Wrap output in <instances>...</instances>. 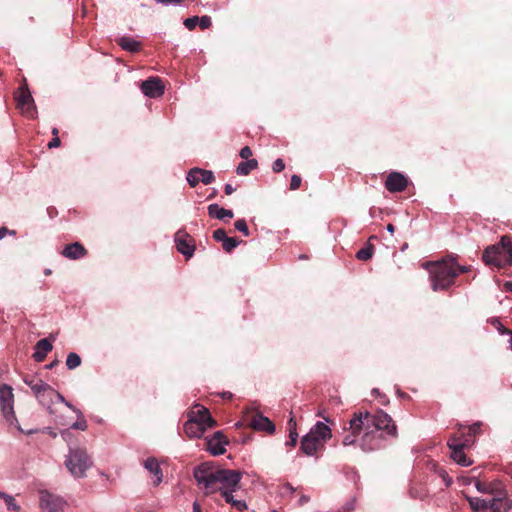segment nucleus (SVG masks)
<instances>
[{
    "instance_id": "1",
    "label": "nucleus",
    "mask_w": 512,
    "mask_h": 512,
    "mask_svg": "<svg viewBox=\"0 0 512 512\" xmlns=\"http://www.w3.org/2000/svg\"><path fill=\"white\" fill-rule=\"evenodd\" d=\"M194 478L198 487L206 495L220 492L225 501L239 511L247 508L246 503L235 500L233 492L240 489L242 473L238 470L223 469L211 462H205L194 469Z\"/></svg>"
},
{
    "instance_id": "2",
    "label": "nucleus",
    "mask_w": 512,
    "mask_h": 512,
    "mask_svg": "<svg viewBox=\"0 0 512 512\" xmlns=\"http://www.w3.org/2000/svg\"><path fill=\"white\" fill-rule=\"evenodd\" d=\"M424 268L429 271L431 286L434 291L446 290L455 283L460 273L469 271V266L459 265L453 258H445L438 262H427Z\"/></svg>"
},
{
    "instance_id": "3",
    "label": "nucleus",
    "mask_w": 512,
    "mask_h": 512,
    "mask_svg": "<svg viewBox=\"0 0 512 512\" xmlns=\"http://www.w3.org/2000/svg\"><path fill=\"white\" fill-rule=\"evenodd\" d=\"M352 426L355 432L371 428L377 434L385 433L388 436L397 437V427L393 419L383 410H378L373 414L367 411L354 412Z\"/></svg>"
},
{
    "instance_id": "4",
    "label": "nucleus",
    "mask_w": 512,
    "mask_h": 512,
    "mask_svg": "<svg viewBox=\"0 0 512 512\" xmlns=\"http://www.w3.org/2000/svg\"><path fill=\"white\" fill-rule=\"evenodd\" d=\"M486 265L505 268L512 265V241L507 235L501 237L499 243L488 246L482 255Z\"/></svg>"
},
{
    "instance_id": "5",
    "label": "nucleus",
    "mask_w": 512,
    "mask_h": 512,
    "mask_svg": "<svg viewBox=\"0 0 512 512\" xmlns=\"http://www.w3.org/2000/svg\"><path fill=\"white\" fill-rule=\"evenodd\" d=\"M467 500L475 512H508L512 507V501L502 490L484 498L467 497Z\"/></svg>"
},
{
    "instance_id": "6",
    "label": "nucleus",
    "mask_w": 512,
    "mask_h": 512,
    "mask_svg": "<svg viewBox=\"0 0 512 512\" xmlns=\"http://www.w3.org/2000/svg\"><path fill=\"white\" fill-rule=\"evenodd\" d=\"M331 437V429L323 422H317L302 438L300 449L304 454L313 456Z\"/></svg>"
},
{
    "instance_id": "7",
    "label": "nucleus",
    "mask_w": 512,
    "mask_h": 512,
    "mask_svg": "<svg viewBox=\"0 0 512 512\" xmlns=\"http://www.w3.org/2000/svg\"><path fill=\"white\" fill-rule=\"evenodd\" d=\"M91 457L83 448H70L65 460V466L75 478L85 476L86 471L92 466Z\"/></svg>"
},
{
    "instance_id": "8",
    "label": "nucleus",
    "mask_w": 512,
    "mask_h": 512,
    "mask_svg": "<svg viewBox=\"0 0 512 512\" xmlns=\"http://www.w3.org/2000/svg\"><path fill=\"white\" fill-rule=\"evenodd\" d=\"M34 396L37 398L41 405L48 409L49 413H53L51 406L54 403L62 402L65 403L67 407L76 412L78 415H81V412L75 406L67 402L63 395H61L58 391H56L47 383H45L44 386L39 390V393L35 394Z\"/></svg>"
},
{
    "instance_id": "9",
    "label": "nucleus",
    "mask_w": 512,
    "mask_h": 512,
    "mask_svg": "<svg viewBox=\"0 0 512 512\" xmlns=\"http://www.w3.org/2000/svg\"><path fill=\"white\" fill-rule=\"evenodd\" d=\"M14 394L13 388L8 384L0 385V407L4 418L11 425H15L19 430L18 420L14 413Z\"/></svg>"
},
{
    "instance_id": "10",
    "label": "nucleus",
    "mask_w": 512,
    "mask_h": 512,
    "mask_svg": "<svg viewBox=\"0 0 512 512\" xmlns=\"http://www.w3.org/2000/svg\"><path fill=\"white\" fill-rule=\"evenodd\" d=\"M15 100L17 102V108L21 110L22 114L29 118L35 117L36 106L26 84L18 88V91L15 93Z\"/></svg>"
},
{
    "instance_id": "11",
    "label": "nucleus",
    "mask_w": 512,
    "mask_h": 512,
    "mask_svg": "<svg viewBox=\"0 0 512 512\" xmlns=\"http://www.w3.org/2000/svg\"><path fill=\"white\" fill-rule=\"evenodd\" d=\"M382 434H377L373 429L364 428L359 436V447L363 452H372L380 448Z\"/></svg>"
},
{
    "instance_id": "12",
    "label": "nucleus",
    "mask_w": 512,
    "mask_h": 512,
    "mask_svg": "<svg viewBox=\"0 0 512 512\" xmlns=\"http://www.w3.org/2000/svg\"><path fill=\"white\" fill-rule=\"evenodd\" d=\"M175 243L177 250L186 258L193 256L195 251V241L193 237L186 232L185 229H180L175 234Z\"/></svg>"
},
{
    "instance_id": "13",
    "label": "nucleus",
    "mask_w": 512,
    "mask_h": 512,
    "mask_svg": "<svg viewBox=\"0 0 512 512\" xmlns=\"http://www.w3.org/2000/svg\"><path fill=\"white\" fill-rule=\"evenodd\" d=\"M214 180L215 176L211 170L194 167L187 173V182L191 187L197 186L200 182L204 185H209L214 182Z\"/></svg>"
},
{
    "instance_id": "14",
    "label": "nucleus",
    "mask_w": 512,
    "mask_h": 512,
    "mask_svg": "<svg viewBox=\"0 0 512 512\" xmlns=\"http://www.w3.org/2000/svg\"><path fill=\"white\" fill-rule=\"evenodd\" d=\"M65 502L62 498L47 491L40 493V508L42 512H62Z\"/></svg>"
},
{
    "instance_id": "15",
    "label": "nucleus",
    "mask_w": 512,
    "mask_h": 512,
    "mask_svg": "<svg viewBox=\"0 0 512 512\" xmlns=\"http://www.w3.org/2000/svg\"><path fill=\"white\" fill-rule=\"evenodd\" d=\"M141 91L150 98H157L164 94V85L160 78L150 77L141 83Z\"/></svg>"
},
{
    "instance_id": "16",
    "label": "nucleus",
    "mask_w": 512,
    "mask_h": 512,
    "mask_svg": "<svg viewBox=\"0 0 512 512\" xmlns=\"http://www.w3.org/2000/svg\"><path fill=\"white\" fill-rule=\"evenodd\" d=\"M229 443L227 437L221 431H217L207 440V449L213 455H222L226 452L225 445Z\"/></svg>"
},
{
    "instance_id": "17",
    "label": "nucleus",
    "mask_w": 512,
    "mask_h": 512,
    "mask_svg": "<svg viewBox=\"0 0 512 512\" xmlns=\"http://www.w3.org/2000/svg\"><path fill=\"white\" fill-rule=\"evenodd\" d=\"M408 186V179L399 172H391L385 181L386 189L391 192H402Z\"/></svg>"
},
{
    "instance_id": "18",
    "label": "nucleus",
    "mask_w": 512,
    "mask_h": 512,
    "mask_svg": "<svg viewBox=\"0 0 512 512\" xmlns=\"http://www.w3.org/2000/svg\"><path fill=\"white\" fill-rule=\"evenodd\" d=\"M249 426L254 430L265 431L269 434H273L275 432L274 423L260 413H255L251 416Z\"/></svg>"
},
{
    "instance_id": "19",
    "label": "nucleus",
    "mask_w": 512,
    "mask_h": 512,
    "mask_svg": "<svg viewBox=\"0 0 512 512\" xmlns=\"http://www.w3.org/2000/svg\"><path fill=\"white\" fill-rule=\"evenodd\" d=\"M448 447L451 450V458L461 466H469L472 461L464 453V448H461L460 444H456V440H448Z\"/></svg>"
},
{
    "instance_id": "20",
    "label": "nucleus",
    "mask_w": 512,
    "mask_h": 512,
    "mask_svg": "<svg viewBox=\"0 0 512 512\" xmlns=\"http://www.w3.org/2000/svg\"><path fill=\"white\" fill-rule=\"evenodd\" d=\"M190 417L207 428H212L217 424V422L211 417L209 410L203 406H199L197 407V410H193Z\"/></svg>"
},
{
    "instance_id": "21",
    "label": "nucleus",
    "mask_w": 512,
    "mask_h": 512,
    "mask_svg": "<svg viewBox=\"0 0 512 512\" xmlns=\"http://www.w3.org/2000/svg\"><path fill=\"white\" fill-rule=\"evenodd\" d=\"M86 248L80 242H74L64 247L61 254L68 259L77 260L87 255Z\"/></svg>"
},
{
    "instance_id": "22",
    "label": "nucleus",
    "mask_w": 512,
    "mask_h": 512,
    "mask_svg": "<svg viewBox=\"0 0 512 512\" xmlns=\"http://www.w3.org/2000/svg\"><path fill=\"white\" fill-rule=\"evenodd\" d=\"M207 427L200 424V422L194 420L190 417V419L184 424V432L190 438H199L201 437Z\"/></svg>"
},
{
    "instance_id": "23",
    "label": "nucleus",
    "mask_w": 512,
    "mask_h": 512,
    "mask_svg": "<svg viewBox=\"0 0 512 512\" xmlns=\"http://www.w3.org/2000/svg\"><path fill=\"white\" fill-rule=\"evenodd\" d=\"M52 348L53 346L47 338L39 340L35 346V352L33 353L34 360L36 362L44 361L46 355L52 350Z\"/></svg>"
},
{
    "instance_id": "24",
    "label": "nucleus",
    "mask_w": 512,
    "mask_h": 512,
    "mask_svg": "<svg viewBox=\"0 0 512 512\" xmlns=\"http://www.w3.org/2000/svg\"><path fill=\"white\" fill-rule=\"evenodd\" d=\"M115 41L123 50L131 53H137L142 48V44L130 36H122Z\"/></svg>"
},
{
    "instance_id": "25",
    "label": "nucleus",
    "mask_w": 512,
    "mask_h": 512,
    "mask_svg": "<svg viewBox=\"0 0 512 512\" xmlns=\"http://www.w3.org/2000/svg\"><path fill=\"white\" fill-rule=\"evenodd\" d=\"M144 467L156 477L154 485H159L162 481L163 474L157 459L154 457L147 458L144 462Z\"/></svg>"
},
{
    "instance_id": "26",
    "label": "nucleus",
    "mask_w": 512,
    "mask_h": 512,
    "mask_svg": "<svg viewBox=\"0 0 512 512\" xmlns=\"http://www.w3.org/2000/svg\"><path fill=\"white\" fill-rule=\"evenodd\" d=\"M344 430L346 431V434L342 439L343 446L355 445L357 443L359 444V436L363 430H359L358 432L353 430L352 418L349 420V426H344Z\"/></svg>"
},
{
    "instance_id": "27",
    "label": "nucleus",
    "mask_w": 512,
    "mask_h": 512,
    "mask_svg": "<svg viewBox=\"0 0 512 512\" xmlns=\"http://www.w3.org/2000/svg\"><path fill=\"white\" fill-rule=\"evenodd\" d=\"M208 214L210 217L219 220H224L226 217L229 219H232L234 217V213L232 210L222 208L218 204H210L208 206Z\"/></svg>"
},
{
    "instance_id": "28",
    "label": "nucleus",
    "mask_w": 512,
    "mask_h": 512,
    "mask_svg": "<svg viewBox=\"0 0 512 512\" xmlns=\"http://www.w3.org/2000/svg\"><path fill=\"white\" fill-rule=\"evenodd\" d=\"M258 167V162L256 159H250L244 162L239 163L237 166L236 172L239 175H248L252 170Z\"/></svg>"
},
{
    "instance_id": "29",
    "label": "nucleus",
    "mask_w": 512,
    "mask_h": 512,
    "mask_svg": "<svg viewBox=\"0 0 512 512\" xmlns=\"http://www.w3.org/2000/svg\"><path fill=\"white\" fill-rule=\"evenodd\" d=\"M449 440H456V444H460L461 448H469L473 444V437L468 432L462 431L459 435L452 436Z\"/></svg>"
},
{
    "instance_id": "30",
    "label": "nucleus",
    "mask_w": 512,
    "mask_h": 512,
    "mask_svg": "<svg viewBox=\"0 0 512 512\" xmlns=\"http://www.w3.org/2000/svg\"><path fill=\"white\" fill-rule=\"evenodd\" d=\"M24 383L28 385L33 394H38L39 390L44 386L45 382H43L41 379L35 377V376H25Z\"/></svg>"
},
{
    "instance_id": "31",
    "label": "nucleus",
    "mask_w": 512,
    "mask_h": 512,
    "mask_svg": "<svg viewBox=\"0 0 512 512\" xmlns=\"http://www.w3.org/2000/svg\"><path fill=\"white\" fill-rule=\"evenodd\" d=\"M289 440L286 442L287 446L295 447L298 441V433L296 431V422L293 418L288 421Z\"/></svg>"
},
{
    "instance_id": "32",
    "label": "nucleus",
    "mask_w": 512,
    "mask_h": 512,
    "mask_svg": "<svg viewBox=\"0 0 512 512\" xmlns=\"http://www.w3.org/2000/svg\"><path fill=\"white\" fill-rule=\"evenodd\" d=\"M374 254V246L370 243H367L363 248H361L356 253V258L360 261H367L372 258Z\"/></svg>"
},
{
    "instance_id": "33",
    "label": "nucleus",
    "mask_w": 512,
    "mask_h": 512,
    "mask_svg": "<svg viewBox=\"0 0 512 512\" xmlns=\"http://www.w3.org/2000/svg\"><path fill=\"white\" fill-rule=\"evenodd\" d=\"M241 243L240 240H238L235 237H228L222 241V248L225 252L230 253L232 250H234L239 244Z\"/></svg>"
},
{
    "instance_id": "34",
    "label": "nucleus",
    "mask_w": 512,
    "mask_h": 512,
    "mask_svg": "<svg viewBox=\"0 0 512 512\" xmlns=\"http://www.w3.org/2000/svg\"><path fill=\"white\" fill-rule=\"evenodd\" d=\"M81 365V358L77 353L71 352L68 354L66 359V366L72 370Z\"/></svg>"
},
{
    "instance_id": "35",
    "label": "nucleus",
    "mask_w": 512,
    "mask_h": 512,
    "mask_svg": "<svg viewBox=\"0 0 512 512\" xmlns=\"http://www.w3.org/2000/svg\"><path fill=\"white\" fill-rule=\"evenodd\" d=\"M434 471L442 478L446 487H449L452 484V478L448 475V473L441 468L438 464H433Z\"/></svg>"
},
{
    "instance_id": "36",
    "label": "nucleus",
    "mask_w": 512,
    "mask_h": 512,
    "mask_svg": "<svg viewBox=\"0 0 512 512\" xmlns=\"http://www.w3.org/2000/svg\"><path fill=\"white\" fill-rule=\"evenodd\" d=\"M475 487L479 492L486 493L487 495H491V493H496L497 491L494 489L492 484L484 483L478 480H475Z\"/></svg>"
},
{
    "instance_id": "37",
    "label": "nucleus",
    "mask_w": 512,
    "mask_h": 512,
    "mask_svg": "<svg viewBox=\"0 0 512 512\" xmlns=\"http://www.w3.org/2000/svg\"><path fill=\"white\" fill-rule=\"evenodd\" d=\"M5 501V504L9 510L13 511H19L20 507L16 504L15 499L13 496L5 494L3 495V498Z\"/></svg>"
},
{
    "instance_id": "38",
    "label": "nucleus",
    "mask_w": 512,
    "mask_h": 512,
    "mask_svg": "<svg viewBox=\"0 0 512 512\" xmlns=\"http://www.w3.org/2000/svg\"><path fill=\"white\" fill-rule=\"evenodd\" d=\"M235 229L243 233L245 236L249 235V228L244 219H239L234 223Z\"/></svg>"
},
{
    "instance_id": "39",
    "label": "nucleus",
    "mask_w": 512,
    "mask_h": 512,
    "mask_svg": "<svg viewBox=\"0 0 512 512\" xmlns=\"http://www.w3.org/2000/svg\"><path fill=\"white\" fill-rule=\"evenodd\" d=\"M198 21H199L198 16L189 17L184 20V26L188 30H194L196 28V26L198 25Z\"/></svg>"
},
{
    "instance_id": "40",
    "label": "nucleus",
    "mask_w": 512,
    "mask_h": 512,
    "mask_svg": "<svg viewBox=\"0 0 512 512\" xmlns=\"http://www.w3.org/2000/svg\"><path fill=\"white\" fill-rule=\"evenodd\" d=\"M198 25L202 30L209 28L212 25L211 18L207 15L199 17Z\"/></svg>"
},
{
    "instance_id": "41",
    "label": "nucleus",
    "mask_w": 512,
    "mask_h": 512,
    "mask_svg": "<svg viewBox=\"0 0 512 512\" xmlns=\"http://www.w3.org/2000/svg\"><path fill=\"white\" fill-rule=\"evenodd\" d=\"M302 183V179L299 175H292L291 181H290V190H297L300 188Z\"/></svg>"
},
{
    "instance_id": "42",
    "label": "nucleus",
    "mask_w": 512,
    "mask_h": 512,
    "mask_svg": "<svg viewBox=\"0 0 512 512\" xmlns=\"http://www.w3.org/2000/svg\"><path fill=\"white\" fill-rule=\"evenodd\" d=\"M227 238L226 231L222 228H219L213 232V239L217 242H222Z\"/></svg>"
},
{
    "instance_id": "43",
    "label": "nucleus",
    "mask_w": 512,
    "mask_h": 512,
    "mask_svg": "<svg viewBox=\"0 0 512 512\" xmlns=\"http://www.w3.org/2000/svg\"><path fill=\"white\" fill-rule=\"evenodd\" d=\"M285 169V163L282 159L278 158L276 159L274 162H273V165H272V170L275 172V173H280L281 171H283Z\"/></svg>"
},
{
    "instance_id": "44",
    "label": "nucleus",
    "mask_w": 512,
    "mask_h": 512,
    "mask_svg": "<svg viewBox=\"0 0 512 512\" xmlns=\"http://www.w3.org/2000/svg\"><path fill=\"white\" fill-rule=\"evenodd\" d=\"M481 423H474L471 426L467 427V432L474 437L476 434L480 433Z\"/></svg>"
},
{
    "instance_id": "45",
    "label": "nucleus",
    "mask_w": 512,
    "mask_h": 512,
    "mask_svg": "<svg viewBox=\"0 0 512 512\" xmlns=\"http://www.w3.org/2000/svg\"><path fill=\"white\" fill-rule=\"evenodd\" d=\"M252 156V150L249 146H245L240 150V157L246 160H250L249 158Z\"/></svg>"
},
{
    "instance_id": "46",
    "label": "nucleus",
    "mask_w": 512,
    "mask_h": 512,
    "mask_svg": "<svg viewBox=\"0 0 512 512\" xmlns=\"http://www.w3.org/2000/svg\"><path fill=\"white\" fill-rule=\"evenodd\" d=\"M475 477H469V476H461L458 478V482L461 484V485H470L472 484V482L475 483Z\"/></svg>"
},
{
    "instance_id": "47",
    "label": "nucleus",
    "mask_w": 512,
    "mask_h": 512,
    "mask_svg": "<svg viewBox=\"0 0 512 512\" xmlns=\"http://www.w3.org/2000/svg\"><path fill=\"white\" fill-rule=\"evenodd\" d=\"M72 428L85 431L87 429V422L84 419L79 420L72 425Z\"/></svg>"
},
{
    "instance_id": "48",
    "label": "nucleus",
    "mask_w": 512,
    "mask_h": 512,
    "mask_svg": "<svg viewBox=\"0 0 512 512\" xmlns=\"http://www.w3.org/2000/svg\"><path fill=\"white\" fill-rule=\"evenodd\" d=\"M61 144V141H60V138L58 136H55L49 143H48V147L49 148H56V147H59Z\"/></svg>"
},
{
    "instance_id": "49",
    "label": "nucleus",
    "mask_w": 512,
    "mask_h": 512,
    "mask_svg": "<svg viewBox=\"0 0 512 512\" xmlns=\"http://www.w3.org/2000/svg\"><path fill=\"white\" fill-rule=\"evenodd\" d=\"M503 290L505 292H512V281H506L504 284H503Z\"/></svg>"
},
{
    "instance_id": "50",
    "label": "nucleus",
    "mask_w": 512,
    "mask_h": 512,
    "mask_svg": "<svg viewBox=\"0 0 512 512\" xmlns=\"http://www.w3.org/2000/svg\"><path fill=\"white\" fill-rule=\"evenodd\" d=\"M224 191L226 195H231L235 191V189L232 187L231 184H226L224 187Z\"/></svg>"
},
{
    "instance_id": "51",
    "label": "nucleus",
    "mask_w": 512,
    "mask_h": 512,
    "mask_svg": "<svg viewBox=\"0 0 512 512\" xmlns=\"http://www.w3.org/2000/svg\"><path fill=\"white\" fill-rule=\"evenodd\" d=\"M353 510H354V504H353V502H350L346 506L343 507L342 511H339V512H351Z\"/></svg>"
},
{
    "instance_id": "52",
    "label": "nucleus",
    "mask_w": 512,
    "mask_h": 512,
    "mask_svg": "<svg viewBox=\"0 0 512 512\" xmlns=\"http://www.w3.org/2000/svg\"><path fill=\"white\" fill-rule=\"evenodd\" d=\"M9 232V229L5 226L0 227V240H2Z\"/></svg>"
},
{
    "instance_id": "53",
    "label": "nucleus",
    "mask_w": 512,
    "mask_h": 512,
    "mask_svg": "<svg viewBox=\"0 0 512 512\" xmlns=\"http://www.w3.org/2000/svg\"><path fill=\"white\" fill-rule=\"evenodd\" d=\"M324 413H325V411H324V410H320V411H318L317 416L322 417L326 422H330L329 418H328V417H326V416L324 415Z\"/></svg>"
},
{
    "instance_id": "54",
    "label": "nucleus",
    "mask_w": 512,
    "mask_h": 512,
    "mask_svg": "<svg viewBox=\"0 0 512 512\" xmlns=\"http://www.w3.org/2000/svg\"><path fill=\"white\" fill-rule=\"evenodd\" d=\"M232 396H233V395H232V393H231V392H223V393H222V397H223L224 399H227V400L232 399Z\"/></svg>"
},
{
    "instance_id": "55",
    "label": "nucleus",
    "mask_w": 512,
    "mask_h": 512,
    "mask_svg": "<svg viewBox=\"0 0 512 512\" xmlns=\"http://www.w3.org/2000/svg\"><path fill=\"white\" fill-rule=\"evenodd\" d=\"M193 511L194 512H202L201 506L197 502H194V504H193Z\"/></svg>"
},
{
    "instance_id": "56",
    "label": "nucleus",
    "mask_w": 512,
    "mask_h": 512,
    "mask_svg": "<svg viewBox=\"0 0 512 512\" xmlns=\"http://www.w3.org/2000/svg\"><path fill=\"white\" fill-rule=\"evenodd\" d=\"M387 230L390 232V233H394L395 231V226L393 224H388L387 225Z\"/></svg>"
},
{
    "instance_id": "57",
    "label": "nucleus",
    "mask_w": 512,
    "mask_h": 512,
    "mask_svg": "<svg viewBox=\"0 0 512 512\" xmlns=\"http://www.w3.org/2000/svg\"><path fill=\"white\" fill-rule=\"evenodd\" d=\"M52 133H53V135H54V136H57V134H58V129H57V128H53Z\"/></svg>"
},
{
    "instance_id": "58",
    "label": "nucleus",
    "mask_w": 512,
    "mask_h": 512,
    "mask_svg": "<svg viewBox=\"0 0 512 512\" xmlns=\"http://www.w3.org/2000/svg\"><path fill=\"white\" fill-rule=\"evenodd\" d=\"M56 364H57V361H56V362H52L51 364H49V365L47 366V368H52V367H54Z\"/></svg>"
},
{
    "instance_id": "59",
    "label": "nucleus",
    "mask_w": 512,
    "mask_h": 512,
    "mask_svg": "<svg viewBox=\"0 0 512 512\" xmlns=\"http://www.w3.org/2000/svg\"><path fill=\"white\" fill-rule=\"evenodd\" d=\"M8 234L9 235H16V231L15 230H9Z\"/></svg>"
},
{
    "instance_id": "60",
    "label": "nucleus",
    "mask_w": 512,
    "mask_h": 512,
    "mask_svg": "<svg viewBox=\"0 0 512 512\" xmlns=\"http://www.w3.org/2000/svg\"><path fill=\"white\" fill-rule=\"evenodd\" d=\"M44 273H45V275H50L52 272L50 269H46Z\"/></svg>"
},
{
    "instance_id": "61",
    "label": "nucleus",
    "mask_w": 512,
    "mask_h": 512,
    "mask_svg": "<svg viewBox=\"0 0 512 512\" xmlns=\"http://www.w3.org/2000/svg\"><path fill=\"white\" fill-rule=\"evenodd\" d=\"M68 434H69V432L65 431V432L62 433V436L65 438V436L68 435Z\"/></svg>"
},
{
    "instance_id": "62",
    "label": "nucleus",
    "mask_w": 512,
    "mask_h": 512,
    "mask_svg": "<svg viewBox=\"0 0 512 512\" xmlns=\"http://www.w3.org/2000/svg\"><path fill=\"white\" fill-rule=\"evenodd\" d=\"M3 495H5V493L0 491V498H3Z\"/></svg>"
}]
</instances>
